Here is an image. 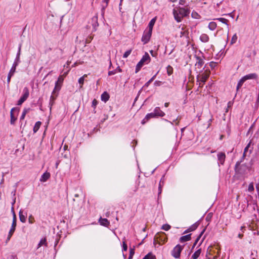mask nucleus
Wrapping results in <instances>:
<instances>
[{
    "label": "nucleus",
    "mask_w": 259,
    "mask_h": 259,
    "mask_svg": "<svg viewBox=\"0 0 259 259\" xmlns=\"http://www.w3.org/2000/svg\"><path fill=\"white\" fill-rule=\"evenodd\" d=\"M19 218L20 221L22 223H25L26 220V216L23 214V212L22 210L19 211Z\"/></svg>",
    "instance_id": "nucleus-29"
},
{
    "label": "nucleus",
    "mask_w": 259,
    "mask_h": 259,
    "mask_svg": "<svg viewBox=\"0 0 259 259\" xmlns=\"http://www.w3.org/2000/svg\"><path fill=\"white\" fill-rule=\"evenodd\" d=\"M184 246L180 245V244L177 245L172 250L171 252V255L175 258H178L180 256V254L182 250L183 249Z\"/></svg>",
    "instance_id": "nucleus-4"
},
{
    "label": "nucleus",
    "mask_w": 259,
    "mask_h": 259,
    "mask_svg": "<svg viewBox=\"0 0 259 259\" xmlns=\"http://www.w3.org/2000/svg\"><path fill=\"white\" fill-rule=\"evenodd\" d=\"M232 105H233V102L232 101H229L228 103V108L232 107Z\"/></svg>",
    "instance_id": "nucleus-60"
},
{
    "label": "nucleus",
    "mask_w": 259,
    "mask_h": 259,
    "mask_svg": "<svg viewBox=\"0 0 259 259\" xmlns=\"http://www.w3.org/2000/svg\"><path fill=\"white\" fill-rule=\"evenodd\" d=\"M210 71L206 69L203 72L201 71L199 74L196 76L197 84L198 85V88H202L203 85L205 83L206 80L208 78L210 75Z\"/></svg>",
    "instance_id": "nucleus-1"
},
{
    "label": "nucleus",
    "mask_w": 259,
    "mask_h": 259,
    "mask_svg": "<svg viewBox=\"0 0 259 259\" xmlns=\"http://www.w3.org/2000/svg\"><path fill=\"white\" fill-rule=\"evenodd\" d=\"M254 252H255L254 256H250V259H256V257L257 256V251L254 250Z\"/></svg>",
    "instance_id": "nucleus-57"
},
{
    "label": "nucleus",
    "mask_w": 259,
    "mask_h": 259,
    "mask_svg": "<svg viewBox=\"0 0 259 259\" xmlns=\"http://www.w3.org/2000/svg\"><path fill=\"white\" fill-rule=\"evenodd\" d=\"M251 143H252L251 141H250L249 143L247 144V145L245 148L244 152H243V158H244L246 156V154H247L249 148L250 147Z\"/></svg>",
    "instance_id": "nucleus-33"
},
{
    "label": "nucleus",
    "mask_w": 259,
    "mask_h": 259,
    "mask_svg": "<svg viewBox=\"0 0 259 259\" xmlns=\"http://www.w3.org/2000/svg\"><path fill=\"white\" fill-rule=\"evenodd\" d=\"M152 31L146 29L143 33L141 40L144 44H146L149 42L152 35Z\"/></svg>",
    "instance_id": "nucleus-5"
},
{
    "label": "nucleus",
    "mask_w": 259,
    "mask_h": 259,
    "mask_svg": "<svg viewBox=\"0 0 259 259\" xmlns=\"http://www.w3.org/2000/svg\"><path fill=\"white\" fill-rule=\"evenodd\" d=\"M201 250V249H199L196 250L192 255L191 258L197 259L200 255Z\"/></svg>",
    "instance_id": "nucleus-27"
},
{
    "label": "nucleus",
    "mask_w": 259,
    "mask_h": 259,
    "mask_svg": "<svg viewBox=\"0 0 259 259\" xmlns=\"http://www.w3.org/2000/svg\"><path fill=\"white\" fill-rule=\"evenodd\" d=\"M153 112L156 117H163L165 115V113L158 107L154 109Z\"/></svg>",
    "instance_id": "nucleus-15"
},
{
    "label": "nucleus",
    "mask_w": 259,
    "mask_h": 259,
    "mask_svg": "<svg viewBox=\"0 0 259 259\" xmlns=\"http://www.w3.org/2000/svg\"><path fill=\"white\" fill-rule=\"evenodd\" d=\"M256 104H259V92H258V94L257 98L256 99Z\"/></svg>",
    "instance_id": "nucleus-64"
},
{
    "label": "nucleus",
    "mask_w": 259,
    "mask_h": 259,
    "mask_svg": "<svg viewBox=\"0 0 259 259\" xmlns=\"http://www.w3.org/2000/svg\"><path fill=\"white\" fill-rule=\"evenodd\" d=\"M215 20H218V21L221 22L222 23L226 24L228 26L229 25L228 24V22L229 21L227 19H225V18H218L215 19Z\"/></svg>",
    "instance_id": "nucleus-37"
},
{
    "label": "nucleus",
    "mask_w": 259,
    "mask_h": 259,
    "mask_svg": "<svg viewBox=\"0 0 259 259\" xmlns=\"http://www.w3.org/2000/svg\"><path fill=\"white\" fill-rule=\"evenodd\" d=\"M97 104H98V101L96 99H94L92 101V107H93L94 108H95L96 107Z\"/></svg>",
    "instance_id": "nucleus-53"
},
{
    "label": "nucleus",
    "mask_w": 259,
    "mask_h": 259,
    "mask_svg": "<svg viewBox=\"0 0 259 259\" xmlns=\"http://www.w3.org/2000/svg\"><path fill=\"white\" fill-rule=\"evenodd\" d=\"M21 44H20L18 47V52L16 55V58L14 60V62L13 64V66H14L15 67H17V66L19 64L20 61V57L21 54Z\"/></svg>",
    "instance_id": "nucleus-8"
},
{
    "label": "nucleus",
    "mask_w": 259,
    "mask_h": 259,
    "mask_svg": "<svg viewBox=\"0 0 259 259\" xmlns=\"http://www.w3.org/2000/svg\"><path fill=\"white\" fill-rule=\"evenodd\" d=\"M150 56L147 52H146L139 62L144 66V64H148L150 62Z\"/></svg>",
    "instance_id": "nucleus-7"
},
{
    "label": "nucleus",
    "mask_w": 259,
    "mask_h": 259,
    "mask_svg": "<svg viewBox=\"0 0 259 259\" xmlns=\"http://www.w3.org/2000/svg\"><path fill=\"white\" fill-rule=\"evenodd\" d=\"M177 10L181 17L182 18L187 16L189 14V11L183 8H179Z\"/></svg>",
    "instance_id": "nucleus-11"
},
{
    "label": "nucleus",
    "mask_w": 259,
    "mask_h": 259,
    "mask_svg": "<svg viewBox=\"0 0 259 259\" xmlns=\"http://www.w3.org/2000/svg\"><path fill=\"white\" fill-rule=\"evenodd\" d=\"M237 38H238V37H237L236 34H234L231 38V42H230L231 45H233V44H235L236 42Z\"/></svg>",
    "instance_id": "nucleus-41"
},
{
    "label": "nucleus",
    "mask_w": 259,
    "mask_h": 259,
    "mask_svg": "<svg viewBox=\"0 0 259 259\" xmlns=\"http://www.w3.org/2000/svg\"><path fill=\"white\" fill-rule=\"evenodd\" d=\"M218 160L219 161V165L221 164L223 165L224 164L225 159H226V155L224 152H219L217 154Z\"/></svg>",
    "instance_id": "nucleus-9"
},
{
    "label": "nucleus",
    "mask_w": 259,
    "mask_h": 259,
    "mask_svg": "<svg viewBox=\"0 0 259 259\" xmlns=\"http://www.w3.org/2000/svg\"><path fill=\"white\" fill-rule=\"evenodd\" d=\"M100 223L101 225L104 226H107L109 225V222L107 219L100 218L99 220Z\"/></svg>",
    "instance_id": "nucleus-26"
},
{
    "label": "nucleus",
    "mask_w": 259,
    "mask_h": 259,
    "mask_svg": "<svg viewBox=\"0 0 259 259\" xmlns=\"http://www.w3.org/2000/svg\"><path fill=\"white\" fill-rule=\"evenodd\" d=\"M134 253H135L134 249L131 248L130 249V255L128 256V259H131L133 258Z\"/></svg>",
    "instance_id": "nucleus-49"
},
{
    "label": "nucleus",
    "mask_w": 259,
    "mask_h": 259,
    "mask_svg": "<svg viewBox=\"0 0 259 259\" xmlns=\"http://www.w3.org/2000/svg\"><path fill=\"white\" fill-rule=\"evenodd\" d=\"M30 108H24L23 112L22 113V115L20 117V120H23L24 119L26 114L29 111Z\"/></svg>",
    "instance_id": "nucleus-31"
},
{
    "label": "nucleus",
    "mask_w": 259,
    "mask_h": 259,
    "mask_svg": "<svg viewBox=\"0 0 259 259\" xmlns=\"http://www.w3.org/2000/svg\"><path fill=\"white\" fill-rule=\"evenodd\" d=\"M166 71H167V73L168 75L169 76V75H171L173 73V68L171 66L168 65L166 67Z\"/></svg>",
    "instance_id": "nucleus-39"
},
{
    "label": "nucleus",
    "mask_w": 259,
    "mask_h": 259,
    "mask_svg": "<svg viewBox=\"0 0 259 259\" xmlns=\"http://www.w3.org/2000/svg\"><path fill=\"white\" fill-rule=\"evenodd\" d=\"M143 66V65H142L141 63L138 62L136 67L135 73H138Z\"/></svg>",
    "instance_id": "nucleus-43"
},
{
    "label": "nucleus",
    "mask_w": 259,
    "mask_h": 259,
    "mask_svg": "<svg viewBox=\"0 0 259 259\" xmlns=\"http://www.w3.org/2000/svg\"><path fill=\"white\" fill-rule=\"evenodd\" d=\"M25 101V100L21 98H20L19 99V100L18 101V102H17V105H22L24 102Z\"/></svg>",
    "instance_id": "nucleus-51"
},
{
    "label": "nucleus",
    "mask_w": 259,
    "mask_h": 259,
    "mask_svg": "<svg viewBox=\"0 0 259 259\" xmlns=\"http://www.w3.org/2000/svg\"><path fill=\"white\" fill-rule=\"evenodd\" d=\"M170 229V226L168 224H164L162 227V229L165 231H168Z\"/></svg>",
    "instance_id": "nucleus-47"
},
{
    "label": "nucleus",
    "mask_w": 259,
    "mask_h": 259,
    "mask_svg": "<svg viewBox=\"0 0 259 259\" xmlns=\"http://www.w3.org/2000/svg\"><path fill=\"white\" fill-rule=\"evenodd\" d=\"M17 110L16 108H13L11 109V112H10V116H11V120H10V123L11 124H14L15 121L17 119V118L15 117L13 114V111Z\"/></svg>",
    "instance_id": "nucleus-20"
},
{
    "label": "nucleus",
    "mask_w": 259,
    "mask_h": 259,
    "mask_svg": "<svg viewBox=\"0 0 259 259\" xmlns=\"http://www.w3.org/2000/svg\"><path fill=\"white\" fill-rule=\"evenodd\" d=\"M132 52V49H130V50H128L126 51L124 53V54H123V58H127V57L129 56V55L131 54Z\"/></svg>",
    "instance_id": "nucleus-42"
},
{
    "label": "nucleus",
    "mask_w": 259,
    "mask_h": 259,
    "mask_svg": "<svg viewBox=\"0 0 259 259\" xmlns=\"http://www.w3.org/2000/svg\"><path fill=\"white\" fill-rule=\"evenodd\" d=\"M185 3V0H180L179 4L181 5H184Z\"/></svg>",
    "instance_id": "nucleus-62"
},
{
    "label": "nucleus",
    "mask_w": 259,
    "mask_h": 259,
    "mask_svg": "<svg viewBox=\"0 0 259 259\" xmlns=\"http://www.w3.org/2000/svg\"><path fill=\"white\" fill-rule=\"evenodd\" d=\"M209 36L206 34H202L200 36V40L203 42H207L209 41Z\"/></svg>",
    "instance_id": "nucleus-24"
},
{
    "label": "nucleus",
    "mask_w": 259,
    "mask_h": 259,
    "mask_svg": "<svg viewBox=\"0 0 259 259\" xmlns=\"http://www.w3.org/2000/svg\"><path fill=\"white\" fill-rule=\"evenodd\" d=\"M162 192V188H158V197H159L160 194Z\"/></svg>",
    "instance_id": "nucleus-63"
},
{
    "label": "nucleus",
    "mask_w": 259,
    "mask_h": 259,
    "mask_svg": "<svg viewBox=\"0 0 259 259\" xmlns=\"http://www.w3.org/2000/svg\"><path fill=\"white\" fill-rule=\"evenodd\" d=\"M191 234H189L185 236H183L180 237L179 241L181 243L185 242L188 241L191 239Z\"/></svg>",
    "instance_id": "nucleus-19"
},
{
    "label": "nucleus",
    "mask_w": 259,
    "mask_h": 259,
    "mask_svg": "<svg viewBox=\"0 0 259 259\" xmlns=\"http://www.w3.org/2000/svg\"><path fill=\"white\" fill-rule=\"evenodd\" d=\"M13 234V233H10V232L9 231V234H8V236L7 237V240H9L11 238V237H12V235Z\"/></svg>",
    "instance_id": "nucleus-59"
},
{
    "label": "nucleus",
    "mask_w": 259,
    "mask_h": 259,
    "mask_svg": "<svg viewBox=\"0 0 259 259\" xmlns=\"http://www.w3.org/2000/svg\"><path fill=\"white\" fill-rule=\"evenodd\" d=\"M205 231V229H203L202 230V231L200 233V234H199V235L198 236V237L196 238L195 242L193 244V247L192 248L194 247V246L197 244L198 241H199V240L200 239V237H201V236L202 235V234H203V233Z\"/></svg>",
    "instance_id": "nucleus-38"
},
{
    "label": "nucleus",
    "mask_w": 259,
    "mask_h": 259,
    "mask_svg": "<svg viewBox=\"0 0 259 259\" xmlns=\"http://www.w3.org/2000/svg\"><path fill=\"white\" fill-rule=\"evenodd\" d=\"M29 95V90L27 87H25L23 90V94L21 97V98L24 99L25 101L28 98Z\"/></svg>",
    "instance_id": "nucleus-18"
},
{
    "label": "nucleus",
    "mask_w": 259,
    "mask_h": 259,
    "mask_svg": "<svg viewBox=\"0 0 259 259\" xmlns=\"http://www.w3.org/2000/svg\"><path fill=\"white\" fill-rule=\"evenodd\" d=\"M122 69L120 68L119 66H118L115 70L109 71L108 74L109 76L114 75L115 74L118 72H121Z\"/></svg>",
    "instance_id": "nucleus-22"
},
{
    "label": "nucleus",
    "mask_w": 259,
    "mask_h": 259,
    "mask_svg": "<svg viewBox=\"0 0 259 259\" xmlns=\"http://www.w3.org/2000/svg\"><path fill=\"white\" fill-rule=\"evenodd\" d=\"M25 101V100L21 98H20L19 99V100L18 101V102H17V105H22L24 102Z\"/></svg>",
    "instance_id": "nucleus-50"
},
{
    "label": "nucleus",
    "mask_w": 259,
    "mask_h": 259,
    "mask_svg": "<svg viewBox=\"0 0 259 259\" xmlns=\"http://www.w3.org/2000/svg\"><path fill=\"white\" fill-rule=\"evenodd\" d=\"M157 237V238H159V244H160V242H162V244H164L167 241V238L166 237L164 233L159 235V237Z\"/></svg>",
    "instance_id": "nucleus-23"
},
{
    "label": "nucleus",
    "mask_w": 259,
    "mask_h": 259,
    "mask_svg": "<svg viewBox=\"0 0 259 259\" xmlns=\"http://www.w3.org/2000/svg\"><path fill=\"white\" fill-rule=\"evenodd\" d=\"M198 224L197 223H196L193 224L192 226H191L189 228L191 231H193L197 229V228L198 227Z\"/></svg>",
    "instance_id": "nucleus-44"
},
{
    "label": "nucleus",
    "mask_w": 259,
    "mask_h": 259,
    "mask_svg": "<svg viewBox=\"0 0 259 259\" xmlns=\"http://www.w3.org/2000/svg\"><path fill=\"white\" fill-rule=\"evenodd\" d=\"M87 76V75L84 74L82 77H80L78 80V83L80 84V88H81L83 84L84 78Z\"/></svg>",
    "instance_id": "nucleus-35"
},
{
    "label": "nucleus",
    "mask_w": 259,
    "mask_h": 259,
    "mask_svg": "<svg viewBox=\"0 0 259 259\" xmlns=\"http://www.w3.org/2000/svg\"><path fill=\"white\" fill-rule=\"evenodd\" d=\"M155 21H156L155 18H153L152 19H151L150 20V21L149 22L148 27H147V28L146 29H148L150 31H152L153 27L155 23Z\"/></svg>",
    "instance_id": "nucleus-25"
},
{
    "label": "nucleus",
    "mask_w": 259,
    "mask_h": 259,
    "mask_svg": "<svg viewBox=\"0 0 259 259\" xmlns=\"http://www.w3.org/2000/svg\"><path fill=\"white\" fill-rule=\"evenodd\" d=\"M198 15V14L196 12H192V16L193 18H197L196 16Z\"/></svg>",
    "instance_id": "nucleus-58"
},
{
    "label": "nucleus",
    "mask_w": 259,
    "mask_h": 259,
    "mask_svg": "<svg viewBox=\"0 0 259 259\" xmlns=\"http://www.w3.org/2000/svg\"><path fill=\"white\" fill-rule=\"evenodd\" d=\"M108 4H107V3L106 4H103L102 3V9H101V11H102V15H104V12H105V9L106 8V7L108 6Z\"/></svg>",
    "instance_id": "nucleus-45"
},
{
    "label": "nucleus",
    "mask_w": 259,
    "mask_h": 259,
    "mask_svg": "<svg viewBox=\"0 0 259 259\" xmlns=\"http://www.w3.org/2000/svg\"><path fill=\"white\" fill-rule=\"evenodd\" d=\"M34 217L31 214L29 215L28 218V222L29 224H33L34 222Z\"/></svg>",
    "instance_id": "nucleus-48"
},
{
    "label": "nucleus",
    "mask_w": 259,
    "mask_h": 259,
    "mask_svg": "<svg viewBox=\"0 0 259 259\" xmlns=\"http://www.w3.org/2000/svg\"><path fill=\"white\" fill-rule=\"evenodd\" d=\"M161 84H162V82L161 81H159V80H156L154 83V85L156 87L160 86Z\"/></svg>",
    "instance_id": "nucleus-52"
},
{
    "label": "nucleus",
    "mask_w": 259,
    "mask_h": 259,
    "mask_svg": "<svg viewBox=\"0 0 259 259\" xmlns=\"http://www.w3.org/2000/svg\"><path fill=\"white\" fill-rule=\"evenodd\" d=\"M210 67L211 68H214L215 66H216V63L215 62H211L210 63V64H209Z\"/></svg>",
    "instance_id": "nucleus-56"
},
{
    "label": "nucleus",
    "mask_w": 259,
    "mask_h": 259,
    "mask_svg": "<svg viewBox=\"0 0 259 259\" xmlns=\"http://www.w3.org/2000/svg\"><path fill=\"white\" fill-rule=\"evenodd\" d=\"M173 15L175 18V19L177 21V22H181L182 20V17H181L177 9H174L173 10Z\"/></svg>",
    "instance_id": "nucleus-16"
},
{
    "label": "nucleus",
    "mask_w": 259,
    "mask_h": 259,
    "mask_svg": "<svg viewBox=\"0 0 259 259\" xmlns=\"http://www.w3.org/2000/svg\"><path fill=\"white\" fill-rule=\"evenodd\" d=\"M56 99V97H55L54 96L52 95L50 97V103L49 105L50 106V109H51V107L53 106V105L54 103V101Z\"/></svg>",
    "instance_id": "nucleus-40"
},
{
    "label": "nucleus",
    "mask_w": 259,
    "mask_h": 259,
    "mask_svg": "<svg viewBox=\"0 0 259 259\" xmlns=\"http://www.w3.org/2000/svg\"><path fill=\"white\" fill-rule=\"evenodd\" d=\"M16 222H17V218L15 213L13 211V222L12 224L11 228L10 230V232L11 233H14L16 227Z\"/></svg>",
    "instance_id": "nucleus-12"
},
{
    "label": "nucleus",
    "mask_w": 259,
    "mask_h": 259,
    "mask_svg": "<svg viewBox=\"0 0 259 259\" xmlns=\"http://www.w3.org/2000/svg\"><path fill=\"white\" fill-rule=\"evenodd\" d=\"M41 123L40 121H37L34 126V127H33V132L34 133H36L38 131V130H39L40 126V125H41Z\"/></svg>",
    "instance_id": "nucleus-30"
},
{
    "label": "nucleus",
    "mask_w": 259,
    "mask_h": 259,
    "mask_svg": "<svg viewBox=\"0 0 259 259\" xmlns=\"http://www.w3.org/2000/svg\"><path fill=\"white\" fill-rule=\"evenodd\" d=\"M188 35V33L187 31L184 30V29L183 27L181 28V31H180L179 33V36L180 37H182L183 36H186Z\"/></svg>",
    "instance_id": "nucleus-36"
},
{
    "label": "nucleus",
    "mask_w": 259,
    "mask_h": 259,
    "mask_svg": "<svg viewBox=\"0 0 259 259\" xmlns=\"http://www.w3.org/2000/svg\"><path fill=\"white\" fill-rule=\"evenodd\" d=\"M158 72L153 75L144 85V87H148L150 84L155 79Z\"/></svg>",
    "instance_id": "nucleus-32"
},
{
    "label": "nucleus",
    "mask_w": 259,
    "mask_h": 259,
    "mask_svg": "<svg viewBox=\"0 0 259 259\" xmlns=\"http://www.w3.org/2000/svg\"><path fill=\"white\" fill-rule=\"evenodd\" d=\"M110 98L109 94L106 92H104L101 96V99L102 101H104L105 102H106L107 101H108L109 99Z\"/></svg>",
    "instance_id": "nucleus-21"
},
{
    "label": "nucleus",
    "mask_w": 259,
    "mask_h": 259,
    "mask_svg": "<svg viewBox=\"0 0 259 259\" xmlns=\"http://www.w3.org/2000/svg\"><path fill=\"white\" fill-rule=\"evenodd\" d=\"M195 57L197 60L196 63L195 64V66L196 67V68L200 69L203 65L204 61L203 59L200 56H196Z\"/></svg>",
    "instance_id": "nucleus-10"
},
{
    "label": "nucleus",
    "mask_w": 259,
    "mask_h": 259,
    "mask_svg": "<svg viewBox=\"0 0 259 259\" xmlns=\"http://www.w3.org/2000/svg\"><path fill=\"white\" fill-rule=\"evenodd\" d=\"M248 190L249 192H252L254 191V185L253 183H250L248 187Z\"/></svg>",
    "instance_id": "nucleus-46"
},
{
    "label": "nucleus",
    "mask_w": 259,
    "mask_h": 259,
    "mask_svg": "<svg viewBox=\"0 0 259 259\" xmlns=\"http://www.w3.org/2000/svg\"><path fill=\"white\" fill-rule=\"evenodd\" d=\"M258 77L257 74L255 73L248 74L243 76L238 81L236 87V90L238 91L243 85L244 82L247 80L249 79H256Z\"/></svg>",
    "instance_id": "nucleus-2"
},
{
    "label": "nucleus",
    "mask_w": 259,
    "mask_h": 259,
    "mask_svg": "<svg viewBox=\"0 0 259 259\" xmlns=\"http://www.w3.org/2000/svg\"><path fill=\"white\" fill-rule=\"evenodd\" d=\"M16 67L13 66H12V67L8 73V77H7L8 84H9L11 77L14 75V74L16 71Z\"/></svg>",
    "instance_id": "nucleus-14"
},
{
    "label": "nucleus",
    "mask_w": 259,
    "mask_h": 259,
    "mask_svg": "<svg viewBox=\"0 0 259 259\" xmlns=\"http://www.w3.org/2000/svg\"><path fill=\"white\" fill-rule=\"evenodd\" d=\"M93 20L95 21V24H93V27L94 28H96V26H98V22H97V18L95 17V18H94L93 19Z\"/></svg>",
    "instance_id": "nucleus-54"
},
{
    "label": "nucleus",
    "mask_w": 259,
    "mask_h": 259,
    "mask_svg": "<svg viewBox=\"0 0 259 259\" xmlns=\"http://www.w3.org/2000/svg\"><path fill=\"white\" fill-rule=\"evenodd\" d=\"M122 249L123 251H126L127 249V246L125 242H123Z\"/></svg>",
    "instance_id": "nucleus-55"
},
{
    "label": "nucleus",
    "mask_w": 259,
    "mask_h": 259,
    "mask_svg": "<svg viewBox=\"0 0 259 259\" xmlns=\"http://www.w3.org/2000/svg\"><path fill=\"white\" fill-rule=\"evenodd\" d=\"M248 168L246 165H242L240 166V170H241L242 169Z\"/></svg>",
    "instance_id": "nucleus-61"
},
{
    "label": "nucleus",
    "mask_w": 259,
    "mask_h": 259,
    "mask_svg": "<svg viewBox=\"0 0 259 259\" xmlns=\"http://www.w3.org/2000/svg\"><path fill=\"white\" fill-rule=\"evenodd\" d=\"M63 80L64 78L62 76H60L58 77L57 80L55 82V86L52 92V94H55L56 91L59 92L60 90Z\"/></svg>",
    "instance_id": "nucleus-6"
},
{
    "label": "nucleus",
    "mask_w": 259,
    "mask_h": 259,
    "mask_svg": "<svg viewBox=\"0 0 259 259\" xmlns=\"http://www.w3.org/2000/svg\"><path fill=\"white\" fill-rule=\"evenodd\" d=\"M155 117H156V116H155L154 112L150 113H148L146 115L145 118L142 120V123L143 124L145 123L150 119L152 118H155Z\"/></svg>",
    "instance_id": "nucleus-13"
},
{
    "label": "nucleus",
    "mask_w": 259,
    "mask_h": 259,
    "mask_svg": "<svg viewBox=\"0 0 259 259\" xmlns=\"http://www.w3.org/2000/svg\"><path fill=\"white\" fill-rule=\"evenodd\" d=\"M43 246L45 247L48 246L47 239L45 237L41 238L37 244L36 248L37 252L36 253V255H38L39 253H41L44 251V248L41 247Z\"/></svg>",
    "instance_id": "nucleus-3"
},
{
    "label": "nucleus",
    "mask_w": 259,
    "mask_h": 259,
    "mask_svg": "<svg viewBox=\"0 0 259 259\" xmlns=\"http://www.w3.org/2000/svg\"><path fill=\"white\" fill-rule=\"evenodd\" d=\"M155 256L152 253H148L146 254L143 259H155Z\"/></svg>",
    "instance_id": "nucleus-34"
},
{
    "label": "nucleus",
    "mask_w": 259,
    "mask_h": 259,
    "mask_svg": "<svg viewBox=\"0 0 259 259\" xmlns=\"http://www.w3.org/2000/svg\"><path fill=\"white\" fill-rule=\"evenodd\" d=\"M217 26V23L212 21L209 23L208 27L210 30H214L216 28Z\"/></svg>",
    "instance_id": "nucleus-28"
},
{
    "label": "nucleus",
    "mask_w": 259,
    "mask_h": 259,
    "mask_svg": "<svg viewBox=\"0 0 259 259\" xmlns=\"http://www.w3.org/2000/svg\"><path fill=\"white\" fill-rule=\"evenodd\" d=\"M50 174L46 171L41 175L40 181L42 182H46L50 178Z\"/></svg>",
    "instance_id": "nucleus-17"
}]
</instances>
